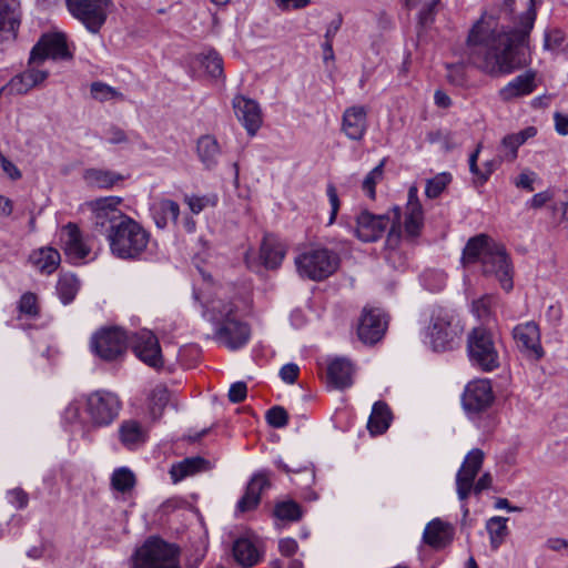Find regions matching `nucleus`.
Returning <instances> with one entry per match:
<instances>
[{"mask_svg": "<svg viewBox=\"0 0 568 568\" xmlns=\"http://www.w3.org/2000/svg\"><path fill=\"white\" fill-rule=\"evenodd\" d=\"M536 1L514 20L511 30H506L493 18H481L469 31L467 55L469 61L490 75L511 73L527 64L524 48L537 17Z\"/></svg>", "mask_w": 568, "mask_h": 568, "instance_id": "1", "label": "nucleus"}, {"mask_svg": "<svg viewBox=\"0 0 568 568\" xmlns=\"http://www.w3.org/2000/svg\"><path fill=\"white\" fill-rule=\"evenodd\" d=\"M462 261L464 264L480 262L484 275L494 276L506 292L513 290V267L509 256L505 247L490 236L478 234L469 239L463 251Z\"/></svg>", "mask_w": 568, "mask_h": 568, "instance_id": "2", "label": "nucleus"}, {"mask_svg": "<svg viewBox=\"0 0 568 568\" xmlns=\"http://www.w3.org/2000/svg\"><path fill=\"white\" fill-rule=\"evenodd\" d=\"M237 307L231 302H213L210 307L211 322L215 326L214 337L231 351L243 347L251 337L250 326L237 318Z\"/></svg>", "mask_w": 568, "mask_h": 568, "instance_id": "3", "label": "nucleus"}, {"mask_svg": "<svg viewBox=\"0 0 568 568\" xmlns=\"http://www.w3.org/2000/svg\"><path fill=\"white\" fill-rule=\"evenodd\" d=\"M400 219L402 212L398 206H394L387 214L379 215L364 210L356 216L355 235L363 242H375L390 224L386 243L389 247H396L402 234Z\"/></svg>", "mask_w": 568, "mask_h": 568, "instance_id": "4", "label": "nucleus"}, {"mask_svg": "<svg viewBox=\"0 0 568 568\" xmlns=\"http://www.w3.org/2000/svg\"><path fill=\"white\" fill-rule=\"evenodd\" d=\"M106 237L112 254L122 260L139 257L150 241L149 232L130 216L121 220Z\"/></svg>", "mask_w": 568, "mask_h": 568, "instance_id": "5", "label": "nucleus"}, {"mask_svg": "<svg viewBox=\"0 0 568 568\" xmlns=\"http://www.w3.org/2000/svg\"><path fill=\"white\" fill-rule=\"evenodd\" d=\"M295 265L302 277L320 282L337 271L339 256L325 247L312 248L297 255Z\"/></svg>", "mask_w": 568, "mask_h": 568, "instance_id": "6", "label": "nucleus"}, {"mask_svg": "<svg viewBox=\"0 0 568 568\" xmlns=\"http://www.w3.org/2000/svg\"><path fill=\"white\" fill-rule=\"evenodd\" d=\"M467 351L473 365L485 372L499 367V349L490 331L479 326L470 331L467 336Z\"/></svg>", "mask_w": 568, "mask_h": 568, "instance_id": "7", "label": "nucleus"}, {"mask_svg": "<svg viewBox=\"0 0 568 568\" xmlns=\"http://www.w3.org/2000/svg\"><path fill=\"white\" fill-rule=\"evenodd\" d=\"M133 568H181L179 548L151 537L135 551Z\"/></svg>", "mask_w": 568, "mask_h": 568, "instance_id": "8", "label": "nucleus"}, {"mask_svg": "<svg viewBox=\"0 0 568 568\" xmlns=\"http://www.w3.org/2000/svg\"><path fill=\"white\" fill-rule=\"evenodd\" d=\"M484 462V452L479 448L470 450L456 475L457 495L460 500H466L471 490L476 495L491 486L493 478L489 473H485L474 483Z\"/></svg>", "mask_w": 568, "mask_h": 568, "instance_id": "9", "label": "nucleus"}, {"mask_svg": "<svg viewBox=\"0 0 568 568\" xmlns=\"http://www.w3.org/2000/svg\"><path fill=\"white\" fill-rule=\"evenodd\" d=\"M462 333V327L455 316L443 308L433 312L428 326V337L435 352L453 348L455 339Z\"/></svg>", "mask_w": 568, "mask_h": 568, "instance_id": "10", "label": "nucleus"}, {"mask_svg": "<svg viewBox=\"0 0 568 568\" xmlns=\"http://www.w3.org/2000/svg\"><path fill=\"white\" fill-rule=\"evenodd\" d=\"M70 13L78 19L89 32L95 34L104 26L111 0H65Z\"/></svg>", "mask_w": 568, "mask_h": 568, "instance_id": "11", "label": "nucleus"}, {"mask_svg": "<svg viewBox=\"0 0 568 568\" xmlns=\"http://www.w3.org/2000/svg\"><path fill=\"white\" fill-rule=\"evenodd\" d=\"M121 203L122 199L119 196L100 197L87 203L92 212V222L97 232L108 236L113 227L128 216L119 209Z\"/></svg>", "mask_w": 568, "mask_h": 568, "instance_id": "12", "label": "nucleus"}, {"mask_svg": "<svg viewBox=\"0 0 568 568\" xmlns=\"http://www.w3.org/2000/svg\"><path fill=\"white\" fill-rule=\"evenodd\" d=\"M121 402L119 397L106 390H97L87 397V413L94 426H106L119 415Z\"/></svg>", "mask_w": 568, "mask_h": 568, "instance_id": "13", "label": "nucleus"}, {"mask_svg": "<svg viewBox=\"0 0 568 568\" xmlns=\"http://www.w3.org/2000/svg\"><path fill=\"white\" fill-rule=\"evenodd\" d=\"M128 343L125 332L119 327L102 329L91 341L94 353L104 361H114L121 356Z\"/></svg>", "mask_w": 568, "mask_h": 568, "instance_id": "14", "label": "nucleus"}, {"mask_svg": "<svg viewBox=\"0 0 568 568\" xmlns=\"http://www.w3.org/2000/svg\"><path fill=\"white\" fill-rule=\"evenodd\" d=\"M72 53L68 49L67 39L62 33L44 34L33 47L29 64H40L45 59L70 60Z\"/></svg>", "mask_w": 568, "mask_h": 568, "instance_id": "15", "label": "nucleus"}, {"mask_svg": "<svg viewBox=\"0 0 568 568\" xmlns=\"http://www.w3.org/2000/svg\"><path fill=\"white\" fill-rule=\"evenodd\" d=\"M494 398L490 383L487 379H478L466 386L462 403L467 414L477 415L489 408Z\"/></svg>", "mask_w": 568, "mask_h": 568, "instance_id": "16", "label": "nucleus"}, {"mask_svg": "<svg viewBox=\"0 0 568 568\" xmlns=\"http://www.w3.org/2000/svg\"><path fill=\"white\" fill-rule=\"evenodd\" d=\"M387 328V321L379 310H364L361 317L357 335L365 344L379 342Z\"/></svg>", "mask_w": 568, "mask_h": 568, "instance_id": "17", "label": "nucleus"}, {"mask_svg": "<svg viewBox=\"0 0 568 568\" xmlns=\"http://www.w3.org/2000/svg\"><path fill=\"white\" fill-rule=\"evenodd\" d=\"M233 109L247 133L255 135L263 122L260 104L253 99L236 95L233 99Z\"/></svg>", "mask_w": 568, "mask_h": 568, "instance_id": "18", "label": "nucleus"}, {"mask_svg": "<svg viewBox=\"0 0 568 568\" xmlns=\"http://www.w3.org/2000/svg\"><path fill=\"white\" fill-rule=\"evenodd\" d=\"M513 337L518 348L529 356L539 359L544 355L540 344L539 327L535 322H527L517 325L513 329Z\"/></svg>", "mask_w": 568, "mask_h": 568, "instance_id": "19", "label": "nucleus"}, {"mask_svg": "<svg viewBox=\"0 0 568 568\" xmlns=\"http://www.w3.org/2000/svg\"><path fill=\"white\" fill-rule=\"evenodd\" d=\"M133 351L142 362L151 367L158 368L163 365L159 341L150 331H142L135 334Z\"/></svg>", "mask_w": 568, "mask_h": 568, "instance_id": "20", "label": "nucleus"}, {"mask_svg": "<svg viewBox=\"0 0 568 568\" xmlns=\"http://www.w3.org/2000/svg\"><path fill=\"white\" fill-rule=\"evenodd\" d=\"M424 226L423 206L418 200V190L410 186L405 209L404 231L407 239L414 240L420 235Z\"/></svg>", "mask_w": 568, "mask_h": 568, "instance_id": "21", "label": "nucleus"}, {"mask_svg": "<svg viewBox=\"0 0 568 568\" xmlns=\"http://www.w3.org/2000/svg\"><path fill=\"white\" fill-rule=\"evenodd\" d=\"M271 487L270 473L258 471L253 475L246 486L245 494L237 503V510L246 513L255 509L261 501V494L263 490Z\"/></svg>", "mask_w": 568, "mask_h": 568, "instance_id": "22", "label": "nucleus"}, {"mask_svg": "<svg viewBox=\"0 0 568 568\" xmlns=\"http://www.w3.org/2000/svg\"><path fill=\"white\" fill-rule=\"evenodd\" d=\"M36 65L30 64L26 71L14 75L2 90H7L11 94H26L32 88L44 82L49 75L48 71L39 70Z\"/></svg>", "mask_w": 568, "mask_h": 568, "instance_id": "23", "label": "nucleus"}, {"mask_svg": "<svg viewBox=\"0 0 568 568\" xmlns=\"http://www.w3.org/2000/svg\"><path fill=\"white\" fill-rule=\"evenodd\" d=\"M367 129V110L363 105H354L344 111L342 131L354 141L362 140Z\"/></svg>", "mask_w": 568, "mask_h": 568, "instance_id": "24", "label": "nucleus"}, {"mask_svg": "<svg viewBox=\"0 0 568 568\" xmlns=\"http://www.w3.org/2000/svg\"><path fill=\"white\" fill-rule=\"evenodd\" d=\"M20 4L17 0H0V37L14 38L20 26Z\"/></svg>", "mask_w": 568, "mask_h": 568, "instance_id": "25", "label": "nucleus"}, {"mask_svg": "<svg viewBox=\"0 0 568 568\" xmlns=\"http://www.w3.org/2000/svg\"><path fill=\"white\" fill-rule=\"evenodd\" d=\"M536 72L529 70L523 74L517 75L500 91L499 95L504 101H511L516 98L528 95L536 89Z\"/></svg>", "mask_w": 568, "mask_h": 568, "instance_id": "26", "label": "nucleus"}, {"mask_svg": "<svg viewBox=\"0 0 568 568\" xmlns=\"http://www.w3.org/2000/svg\"><path fill=\"white\" fill-rule=\"evenodd\" d=\"M235 561L243 568H251L258 564L262 554L258 546L248 537L237 538L232 548Z\"/></svg>", "mask_w": 568, "mask_h": 568, "instance_id": "27", "label": "nucleus"}, {"mask_svg": "<svg viewBox=\"0 0 568 568\" xmlns=\"http://www.w3.org/2000/svg\"><path fill=\"white\" fill-rule=\"evenodd\" d=\"M353 365L345 358H335L327 367V382L338 389L349 387L353 383Z\"/></svg>", "mask_w": 568, "mask_h": 568, "instance_id": "28", "label": "nucleus"}, {"mask_svg": "<svg viewBox=\"0 0 568 568\" xmlns=\"http://www.w3.org/2000/svg\"><path fill=\"white\" fill-rule=\"evenodd\" d=\"M423 539L430 547L439 549L452 541L453 529L448 524L436 518L427 524Z\"/></svg>", "mask_w": 568, "mask_h": 568, "instance_id": "29", "label": "nucleus"}, {"mask_svg": "<svg viewBox=\"0 0 568 568\" xmlns=\"http://www.w3.org/2000/svg\"><path fill=\"white\" fill-rule=\"evenodd\" d=\"M285 256L284 245L273 235H265L263 237L260 257L266 268H277Z\"/></svg>", "mask_w": 568, "mask_h": 568, "instance_id": "30", "label": "nucleus"}, {"mask_svg": "<svg viewBox=\"0 0 568 568\" xmlns=\"http://www.w3.org/2000/svg\"><path fill=\"white\" fill-rule=\"evenodd\" d=\"M62 236L64 251L68 256L74 260H83L88 256L90 250L83 243L81 232L75 224H67L63 229Z\"/></svg>", "mask_w": 568, "mask_h": 568, "instance_id": "31", "label": "nucleus"}, {"mask_svg": "<svg viewBox=\"0 0 568 568\" xmlns=\"http://www.w3.org/2000/svg\"><path fill=\"white\" fill-rule=\"evenodd\" d=\"M196 153L206 170L214 169L221 155V148L215 136L210 134L200 136L196 141Z\"/></svg>", "mask_w": 568, "mask_h": 568, "instance_id": "32", "label": "nucleus"}, {"mask_svg": "<svg viewBox=\"0 0 568 568\" xmlns=\"http://www.w3.org/2000/svg\"><path fill=\"white\" fill-rule=\"evenodd\" d=\"M119 437L128 449H135L145 443L148 433L139 422L129 419L120 425Z\"/></svg>", "mask_w": 568, "mask_h": 568, "instance_id": "33", "label": "nucleus"}, {"mask_svg": "<svg viewBox=\"0 0 568 568\" xmlns=\"http://www.w3.org/2000/svg\"><path fill=\"white\" fill-rule=\"evenodd\" d=\"M151 214L155 225L163 230L168 226L169 221L176 222L180 215V206L170 199H162L151 206Z\"/></svg>", "mask_w": 568, "mask_h": 568, "instance_id": "34", "label": "nucleus"}, {"mask_svg": "<svg viewBox=\"0 0 568 568\" xmlns=\"http://www.w3.org/2000/svg\"><path fill=\"white\" fill-rule=\"evenodd\" d=\"M392 420V413L384 402H376L373 405L371 416L367 422L369 433L381 435L387 430Z\"/></svg>", "mask_w": 568, "mask_h": 568, "instance_id": "35", "label": "nucleus"}, {"mask_svg": "<svg viewBox=\"0 0 568 568\" xmlns=\"http://www.w3.org/2000/svg\"><path fill=\"white\" fill-rule=\"evenodd\" d=\"M83 179L90 186L111 189L116 183L123 181L124 176L110 170L88 169L84 171Z\"/></svg>", "mask_w": 568, "mask_h": 568, "instance_id": "36", "label": "nucleus"}, {"mask_svg": "<svg viewBox=\"0 0 568 568\" xmlns=\"http://www.w3.org/2000/svg\"><path fill=\"white\" fill-rule=\"evenodd\" d=\"M209 468V462L202 457L185 458L179 464L172 465L170 474L174 483Z\"/></svg>", "mask_w": 568, "mask_h": 568, "instance_id": "37", "label": "nucleus"}, {"mask_svg": "<svg viewBox=\"0 0 568 568\" xmlns=\"http://www.w3.org/2000/svg\"><path fill=\"white\" fill-rule=\"evenodd\" d=\"M30 261L40 272L51 274L60 263V253L52 247L40 248L30 256Z\"/></svg>", "mask_w": 568, "mask_h": 568, "instance_id": "38", "label": "nucleus"}, {"mask_svg": "<svg viewBox=\"0 0 568 568\" xmlns=\"http://www.w3.org/2000/svg\"><path fill=\"white\" fill-rule=\"evenodd\" d=\"M507 521L508 518L496 516L491 517L486 524V528L489 534L490 546L494 550H497L500 547L509 534Z\"/></svg>", "mask_w": 568, "mask_h": 568, "instance_id": "39", "label": "nucleus"}, {"mask_svg": "<svg viewBox=\"0 0 568 568\" xmlns=\"http://www.w3.org/2000/svg\"><path fill=\"white\" fill-rule=\"evenodd\" d=\"M79 291V281L72 274L62 275L57 284L58 295L63 304L71 303Z\"/></svg>", "mask_w": 568, "mask_h": 568, "instance_id": "40", "label": "nucleus"}, {"mask_svg": "<svg viewBox=\"0 0 568 568\" xmlns=\"http://www.w3.org/2000/svg\"><path fill=\"white\" fill-rule=\"evenodd\" d=\"M111 486L114 490L122 494L129 493L135 486V476L126 467L118 468L111 476Z\"/></svg>", "mask_w": 568, "mask_h": 568, "instance_id": "41", "label": "nucleus"}, {"mask_svg": "<svg viewBox=\"0 0 568 568\" xmlns=\"http://www.w3.org/2000/svg\"><path fill=\"white\" fill-rule=\"evenodd\" d=\"M170 400V392L165 385H156L150 395V410L154 418H159Z\"/></svg>", "mask_w": 568, "mask_h": 568, "instance_id": "42", "label": "nucleus"}, {"mask_svg": "<svg viewBox=\"0 0 568 568\" xmlns=\"http://www.w3.org/2000/svg\"><path fill=\"white\" fill-rule=\"evenodd\" d=\"M273 513L277 519L286 521H297L303 516L301 506L294 500L277 503Z\"/></svg>", "mask_w": 568, "mask_h": 568, "instance_id": "43", "label": "nucleus"}, {"mask_svg": "<svg viewBox=\"0 0 568 568\" xmlns=\"http://www.w3.org/2000/svg\"><path fill=\"white\" fill-rule=\"evenodd\" d=\"M524 144V138L516 136V134L506 135L498 149V155L501 160L513 162L517 158L518 148Z\"/></svg>", "mask_w": 568, "mask_h": 568, "instance_id": "44", "label": "nucleus"}, {"mask_svg": "<svg viewBox=\"0 0 568 568\" xmlns=\"http://www.w3.org/2000/svg\"><path fill=\"white\" fill-rule=\"evenodd\" d=\"M200 57V62L202 67L205 68L210 77H223V60L215 50L211 49L207 51V53H202Z\"/></svg>", "mask_w": 568, "mask_h": 568, "instance_id": "45", "label": "nucleus"}, {"mask_svg": "<svg viewBox=\"0 0 568 568\" xmlns=\"http://www.w3.org/2000/svg\"><path fill=\"white\" fill-rule=\"evenodd\" d=\"M90 91L92 98L100 102L124 100V95L120 91L100 81L93 82L90 87Z\"/></svg>", "mask_w": 568, "mask_h": 568, "instance_id": "46", "label": "nucleus"}, {"mask_svg": "<svg viewBox=\"0 0 568 568\" xmlns=\"http://www.w3.org/2000/svg\"><path fill=\"white\" fill-rule=\"evenodd\" d=\"M452 176L449 173H439L433 179L427 180L425 194L429 199H436L450 183Z\"/></svg>", "mask_w": 568, "mask_h": 568, "instance_id": "47", "label": "nucleus"}, {"mask_svg": "<svg viewBox=\"0 0 568 568\" xmlns=\"http://www.w3.org/2000/svg\"><path fill=\"white\" fill-rule=\"evenodd\" d=\"M385 165V160H382L381 163L375 166L364 179L362 189L368 195L369 199H375V186L378 181L383 178V170Z\"/></svg>", "mask_w": 568, "mask_h": 568, "instance_id": "48", "label": "nucleus"}, {"mask_svg": "<svg viewBox=\"0 0 568 568\" xmlns=\"http://www.w3.org/2000/svg\"><path fill=\"white\" fill-rule=\"evenodd\" d=\"M185 202L187 203L190 210L194 214H199L205 207L215 206L217 203V196L216 195H203V196L192 195V196H186Z\"/></svg>", "mask_w": 568, "mask_h": 568, "instance_id": "49", "label": "nucleus"}, {"mask_svg": "<svg viewBox=\"0 0 568 568\" xmlns=\"http://www.w3.org/2000/svg\"><path fill=\"white\" fill-rule=\"evenodd\" d=\"M266 422L274 428H282L288 423V414L282 406H274L266 412Z\"/></svg>", "mask_w": 568, "mask_h": 568, "instance_id": "50", "label": "nucleus"}, {"mask_svg": "<svg viewBox=\"0 0 568 568\" xmlns=\"http://www.w3.org/2000/svg\"><path fill=\"white\" fill-rule=\"evenodd\" d=\"M440 0H430L427 2L418 13V26L420 28L429 27L435 20V8Z\"/></svg>", "mask_w": 568, "mask_h": 568, "instance_id": "51", "label": "nucleus"}, {"mask_svg": "<svg viewBox=\"0 0 568 568\" xmlns=\"http://www.w3.org/2000/svg\"><path fill=\"white\" fill-rule=\"evenodd\" d=\"M19 311L32 317L37 316L39 314L37 296L33 293L23 294L19 302Z\"/></svg>", "mask_w": 568, "mask_h": 568, "instance_id": "52", "label": "nucleus"}, {"mask_svg": "<svg viewBox=\"0 0 568 568\" xmlns=\"http://www.w3.org/2000/svg\"><path fill=\"white\" fill-rule=\"evenodd\" d=\"M247 386L244 382H236L229 389V399L232 403H241L246 398Z\"/></svg>", "mask_w": 568, "mask_h": 568, "instance_id": "53", "label": "nucleus"}, {"mask_svg": "<svg viewBox=\"0 0 568 568\" xmlns=\"http://www.w3.org/2000/svg\"><path fill=\"white\" fill-rule=\"evenodd\" d=\"M300 368L296 364L284 365L280 371V377L287 384H294L298 377Z\"/></svg>", "mask_w": 568, "mask_h": 568, "instance_id": "54", "label": "nucleus"}, {"mask_svg": "<svg viewBox=\"0 0 568 568\" xmlns=\"http://www.w3.org/2000/svg\"><path fill=\"white\" fill-rule=\"evenodd\" d=\"M326 192H327V196H328V200H329V203L332 206V212H331V216H329V224H332L335 221L337 212L339 210V199L337 195L336 187L333 184L327 185Z\"/></svg>", "mask_w": 568, "mask_h": 568, "instance_id": "55", "label": "nucleus"}, {"mask_svg": "<svg viewBox=\"0 0 568 568\" xmlns=\"http://www.w3.org/2000/svg\"><path fill=\"white\" fill-rule=\"evenodd\" d=\"M277 8L282 11L290 9L300 10L311 4V0H274Z\"/></svg>", "mask_w": 568, "mask_h": 568, "instance_id": "56", "label": "nucleus"}, {"mask_svg": "<svg viewBox=\"0 0 568 568\" xmlns=\"http://www.w3.org/2000/svg\"><path fill=\"white\" fill-rule=\"evenodd\" d=\"M0 163H1L2 170L9 175L10 179L18 180L21 178L20 170L11 161H9L1 152H0Z\"/></svg>", "mask_w": 568, "mask_h": 568, "instance_id": "57", "label": "nucleus"}, {"mask_svg": "<svg viewBox=\"0 0 568 568\" xmlns=\"http://www.w3.org/2000/svg\"><path fill=\"white\" fill-rule=\"evenodd\" d=\"M278 549L283 556L290 557L297 551L298 545L295 539L285 538L280 540Z\"/></svg>", "mask_w": 568, "mask_h": 568, "instance_id": "58", "label": "nucleus"}, {"mask_svg": "<svg viewBox=\"0 0 568 568\" xmlns=\"http://www.w3.org/2000/svg\"><path fill=\"white\" fill-rule=\"evenodd\" d=\"M108 141L111 144H120L128 142L126 133L118 126H111L108 131Z\"/></svg>", "mask_w": 568, "mask_h": 568, "instance_id": "59", "label": "nucleus"}, {"mask_svg": "<svg viewBox=\"0 0 568 568\" xmlns=\"http://www.w3.org/2000/svg\"><path fill=\"white\" fill-rule=\"evenodd\" d=\"M534 180H535V173L523 172L517 178L515 185L517 187H521V189H525V190L531 192V191H534V186H532Z\"/></svg>", "mask_w": 568, "mask_h": 568, "instance_id": "60", "label": "nucleus"}, {"mask_svg": "<svg viewBox=\"0 0 568 568\" xmlns=\"http://www.w3.org/2000/svg\"><path fill=\"white\" fill-rule=\"evenodd\" d=\"M555 129L560 135H568V115L556 112L554 115Z\"/></svg>", "mask_w": 568, "mask_h": 568, "instance_id": "61", "label": "nucleus"}, {"mask_svg": "<svg viewBox=\"0 0 568 568\" xmlns=\"http://www.w3.org/2000/svg\"><path fill=\"white\" fill-rule=\"evenodd\" d=\"M447 78L449 82L455 85H464L465 83V74L462 68L459 67H449Z\"/></svg>", "mask_w": 568, "mask_h": 568, "instance_id": "62", "label": "nucleus"}, {"mask_svg": "<svg viewBox=\"0 0 568 568\" xmlns=\"http://www.w3.org/2000/svg\"><path fill=\"white\" fill-rule=\"evenodd\" d=\"M473 312L478 318H485L489 314L488 302L486 298H479L473 303Z\"/></svg>", "mask_w": 568, "mask_h": 568, "instance_id": "63", "label": "nucleus"}, {"mask_svg": "<svg viewBox=\"0 0 568 568\" xmlns=\"http://www.w3.org/2000/svg\"><path fill=\"white\" fill-rule=\"evenodd\" d=\"M342 22H343V19H342L341 14H338L334 20H332L329 22V24L327 26L325 36H324L325 40L333 41L334 37L341 29Z\"/></svg>", "mask_w": 568, "mask_h": 568, "instance_id": "64", "label": "nucleus"}]
</instances>
